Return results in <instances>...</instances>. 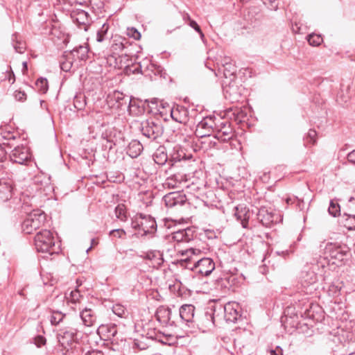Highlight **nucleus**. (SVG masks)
Instances as JSON below:
<instances>
[{"label":"nucleus","instance_id":"obj_20","mask_svg":"<svg viewBox=\"0 0 355 355\" xmlns=\"http://www.w3.org/2000/svg\"><path fill=\"white\" fill-rule=\"evenodd\" d=\"M144 259L150 261L152 266L156 268L160 267L164 263L163 255L159 251L148 252Z\"/></svg>","mask_w":355,"mask_h":355},{"label":"nucleus","instance_id":"obj_17","mask_svg":"<svg viewBox=\"0 0 355 355\" xmlns=\"http://www.w3.org/2000/svg\"><path fill=\"white\" fill-rule=\"evenodd\" d=\"M195 306L192 304H183L180 308V316L187 323L194 322Z\"/></svg>","mask_w":355,"mask_h":355},{"label":"nucleus","instance_id":"obj_53","mask_svg":"<svg viewBox=\"0 0 355 355\" xmlns=\"http://www.w3.org/2000/svg\"><path fill=\"white\" fill-rule=\"evenodd\" d=\"M347 158L349 162L355 164V150L349 153Z\"/></svg>","mask_w":355,"mask_h":355},{"label":"nucleus","instance_id":"obj_16","mask_svg":"<svg viewBox=\"0 0 355 355\" xmlns=\"http://www.w3.org/2000/svg\"><path fill=\"white\" fill-rule=\"evenodd\" d=\"M80 316L83 324L87 327H92L97 322L96 311L90 308H84L80 312Z\"/></svg>","mask_w":355,"mask_h":355},{"label":"nucleus","instance_id":"obj_38","mask_svg":"<svg viewBox=\"0 0 355 355\" xmlns=\"http://www.w3.org/2000/svg\"><path fill=\"white\" fill-rule=\"evenodd\" d=\"M222 65L224 68L223 73L225 78L230 77L236 73V67L232 62H224Z\"/></svg>","mask_w":355,"mask_h":355},{"label":"nucleus","instance_id":"obj_14","mask_svg":"<svg viewBox=\"0 0 355 355\" xmlns=\"http://www.w3.org/2000/svg\"><path fill=\"white\" fill-rule=\"evenodd\" d=\"M239 305L236 302H228L224 306V318L228 322H235L240 317Z\"/></svg>","mask_w":355,"mask_h":355},{"label":"nucleus","instance_id":"obj_63","mask_svg":"<svg viewBox=\"0 0 355 355\" xmlns=\"http://www.w3.org/2000/svg\"><path fill=\"white\" fill-rule=\"evenodd\" d=\"M22 65H23V69H22V71H23V72L24 73V71H27V69H28L27 62H26V61H25V62H23Z\"/></svg>","mask_w":355,"mask_h":355},{"label":"nucleus","instance_id":"obj_19","mask_svg":"<svg viewBox=\"0 0 355 355\" xmlns=\"http://www.w3.org/2000/svg\"><path fill=\"white\" fill-rule=\"evenodd\" d=\"M171 118L180 123H186L188 121V110L184 107H177L171 110Z\"/></svg>","mask_w":355,"mask_h":355},{"label":"nucleus","instance_id":"obj_55","mask_svg":"<svg viewBox=\"0 0 355 355\" xmlns=\"http://www.w3.org/2000/svg\"><path fill=\"white\" fill-rule=\"evenodd\" d=\"M7 150L0 146V162H3L6 157Z\"/></svg>","mask_w":355,"mask_h":355},{"label":"nucleus","instance_id":"obj_58","mask_svg":"<svg viewBox=\"0 0 355 355\" xmlns=\"http://www.w3.org/2000/svg\"><path fill=\"white\" fill-rule=\"evenodd\" d=\"M325 264H327V261L326 260L325 258H322L317 263V266L318 267H322V268H324L325 266Z\"/></svg>","mask_w":355,"mask_h":355},{"label":"nucleus","instance_id":"obj_45","mask_svg":"<svg viewBox=\"0 0 355 355\" xmlns=\"http://www.w3.org/2000/svg\"><path fill=\"white\" fill-rule=\"evenodd\" d=\"M185 158V154L181 150H177L171 155V160L173 162H180Z\"/></svg>","mask_w":355,"mask_h":355},{"label":"nucleus","instance_id":"obj_28","mask_svg":"<svg viewBox=\"0 0 355 355\" xmlns=\"http://www.w3.org/2000/svg\"><path fill=\"white\" fill-rule=\"evenodd\" d=\"M89 4L96 15H99L104 12L105 4L103 0H89Z\"/></svg>","mask_w":355,"mask_h":355},{"label":"nucleus","instance_id":"obj_54","mask_svg":"<svg viewBox=\"0 0 355 355\" xmlns=\"http://www.w3.org/2000/svg\"><path fill=\"white\" fill-rule=\"evenodd\" d=\"M196 134L197 136H198L200 137H207V136H209L210 135V134L209 132H207V131H206L205 130H198V127L196 128Z\"/></svg>","mask_w":355,"mask_h":355},{"label":"nucleus","instance_id":"obj_61","mask_svg":"<svg viewBox=\"0 0 355 355\" xmlns=\"http://www.w3.org/2000/svg\"><path fill=\"white\" fill-rule=\"evenodd\" d=\"M38 341H39V343H38V345H39V346H40V345H44V343H45V339H44V337H42V336H40V337L38 338Z\"/></svg>","mask_w":355,"mask_h":355},{"label":"nucleus","instance_id":"obj_40","mask_svg":"<svg viewBox=\"0 0 355 355\" xmlns=\"http://www.w3.org/2000/svg\"><path fill=\"white\" fill-rule=\"evenodd\" d=\"M113 313L120 318H125L126 315V309L122 304H116L112 306Z\"/></svg>","mask_w":355,"mask_h":355},{"label":"nucleus","instance_id":"obj_26","mask_svg":"<svg viewBox=\"0 0 355 355\" xmlns=\"http://www.w3.org/2000/svg\"><path fill=\"white\" fill-rule=\"evenodd\" d=\"M155 162L159 165H164L168 160L167 153L163 147L158 148L153 154Z\"/></svg>","mask_w":355,"mask_h":355},{"label":"nucleus","instance_id":"obj_42","mask_svg":"<svg viewBox=\"0 0 355 355\" xmlns=\"http://www.w3.org/2000/svg\"><path fill=\"white\" fill-rule=\"evenodd\" d=\"M3 138L5 140L3 143V145H6L9 148H12L15 145L17 137L12 133L8 132L6 136H4Z\"/></svg>","mask_w":355,"mask_h":355},{"label":"nucleus","instance_id":"obj_11","mask_svg":"<svg viewBox=\"0 0 355 355\" xmlns=\"http://www.w3.org/2000/svg\"><path fill=\"white\" fill-rule=\"evenodd\" d=\"M326 250L332 259L342 261L349 252V248L345 245L331 243L327 244Z\"/></svg>","mask_w":355,"mask_h":355},{"label":"nucleus","instance_id":"obj_37","mask_svg":"<svg viewBox=\"0 0 355 355\" xmlns=\"http://www.w3.org/2000/svg\"><path fill=\"white\" fill-rule=\"evenodd\" d=\"M317 132L314 130H309L306 137L304 138V146L314 145L316 142Z\"/></svg>","mask_w":355,"mask_h":355},{"label":"nucleus","instance_id":"obj_5","mask_svg":"<svg viewBox=\"0 0 355 355\" xmlns=\"http://www.w3.org/2000/svg\"><path fill=\"white\" fill-rule=\"evenodd\" d=\"M133 229L143 232V234H153L157 230L155 220L150 216H144L142 214L136 216L131 223Z\"/></svg>","mask_w":355,"mask_h":355},{"label":"nucleus","instance_id":"obj_2","mask_svg":"<svg viewBox=\"0 0 355 355\" xmlns=\"http://www.w3.org/2000/svg\"><path fill=\"white\" fill-rule=\"evenodd\" d=\"M35 245L39 252H49L50 254L57 252L58 249L55 248V241L52 233L47 230L37 233L35 236Z\"/></svg>","mask_w":355,"mask_h":355},{"label":"nucleus","instance_id":"obj_49","mask_svg":"<svg viewBox=\"0 0 355 355\" xmlns=\"http://www.w3.org/2000/svg\"><path fill=\"white\" fill-rule=\"evenodd\" d=\"M263 3L270 10H276L277 9V3L276 0H262Z\"/></svg>","mask_w":355,"mask_h":355},{"label":"nucleus","instance_id":"obj_46","mask_svg":"<svg viewBox=\"0 0 355 355\" xmlns=\"http://www.w3.org/2000/svg\"><path fill=\"white\" fill-rule=\"evenodd\" d=\"M127 35L130 37H132L136 40H138L141 38V33L137 31V29L133 27L127 28Z\"/></svg>","mask_w":355,"mask_h":355},{"label":"nucleus","instance_id":"obj_30","mask_svg":"<svg viewBox=\"0 0 355 355\" xmlns=\"http://www.w3.org/2000/svg\"><path fill=\"white\" fill-rule=\"evenodd\" d=\"M97 332L98 334H103L105 332L107 333L106 336L107 338H110V337H114L117 333L116 327L115 325L107 326L101 324L97 329Z\"/></svg>","mask_w":355,"mask_h":355},{"label":"nucleus","instance_id":"obj_15","mask_svg":"<svg viewBox=\"0 0 355 355\" xmlns=\"http://www.w3.org/2000/svg\"><path fill=\"white\" fill-rule=\"evenodd\" d=\"M71 17L78 25L83 26L85 31L87 30V26L90 22L87 12L81 9L73 10L71 12Z\"/></svg>","mask_w":355,"mask_h":355},{"label":"nucleus","instance_id":"obj_56","mask_svg":"<svg viewBox=\"0 0 355 355\" xmlns=\"http://www.w3.org/2000/svg\"><path fill=\"white\" fill-rule=\"evenodd\" d=\"M270 354V355H283L282 349L279 347H277L275 349H271Z\"/></svg>","mask_w":355,"mask_h":355},{"label":"nucleus","instance_id":"obj_50","mask_svg":"<svg viewBox=\"0 0 355 355\" xmlns=\"http://www.w3.org/2000/svg\"><path fill=\"white\" fill-rule=\"evenodd\" d=\"M15 98L21 102H24L26 99V94L24 92L15 91L14 93Z\"/></svg>","mask_w":355,"mask_h":355},{"label":"nucleus","instance_id":"obj_4","mask_svg":"<svg viewBox=\"0 0 355 355\" xmlns=\"http://www.w3.org/2000/svg\"><path fill=\"white\" fill-rule=\"evenodd\" d=\"M140 128L143 135L152 140L160 137L164 132L162 123L159 119H149L144 121Z\"/></svg>","mask_w":355,"mask_h":355},{"label":"nucleus","instance_id":"obj_31","mask_svg":"<svg viewBox=\"0 0 355 355\" xmlns=\"http://www.w3.org/2000/svg\"><path fill=\"white\" fill-rule=\"evenodd\" d=\"M72 55L69 53L67 55H64L60 62V68L64 71H69L73 66Z\"/></svg>","mask_w":355,"mask_h":355},{"label":"nucleus","instance_id":"obj_62","mask_svg":"<svg viewBox=\"0 0 355 355\" xmlns=\"http://www.w3.org/2000/svg\"><path fill=\"white\" fill-rule=\"evenodd\" d=\"M91 243H92V245H91L88 249H87V251H89V250L92 248V247L93 245H97V244H98V241H97L95 239H92L91 240Z\"/></svg>","mask_w":355,"mask_h":355},{"label":"nucleus","instance_id":"obj_6","mask_svg":"<svg viewBox=\"0 0 355 355\" xmlns=\"http://www.w3.org/2000/svg\"><path fill=\"white\" fill-rule=\"evenodd\" d=\"M108 103L112 107L116 109L121 108L128 104V107L131 111V107L134 106L133 103L128 96L123 94V93L116 91L112 94L108 96Z\"/></svg>","mask_w":355,"mask_h":355},{"label":"nucleus","instance_id":"obj_43","mask_svg":"<svg viewBox=\"0 0 355 355\" xmlns=\"http://www.w3.org/2000/svg\"><path fill=\"white\" fill-rule=\"evenodd\" d=\"M36 85L42 93L44 94L48 90V81L46 78H39L36 82Z\"/></svg>","mask_w":355,"mask_h":355},{"label":"nucleus","instance_id":"obj_52","mask_svg":"<svg viewBox=\"0 0 355 355\" xmlns=\"http://www.w3.org/2000/svg\"><path fill=\"white\" fill-rule=\"evenodd\" d=\"M176 177L174 176V177H171V178H168L167 180H166V184H167L169 187H172V188H175L176 187Z\"/></svg>","mask_w":355,"mask_h":355},{"label":"nucleus","instance_id":"obj_47","mask_svg":"<svg viewBox=\"0 0 355 355\" xmlns=\"http://www.w3.org/2000/svg\"><path fill=\"white\" fill-rule=\"evenodd\" d=\"M345 226L349 230L350 226L355 225V215L346 214Z\"/></svg>","mask_w":355,"mask_h":355},{"label":"nucleus","instance_id":"obj_1","mask_svg":"<svg viewBox=\"0 0 355 355\" xmlns=\"http://www.w3.org/2000/svg\"><path fill=\"white\" fill-rule=\"evenodd\" d=\"M201 253V250L197 248H191L186 250H182L181 254L185 256L182 261L185 262V267L195 274L200 276H208L215 269V263L208 257H204L198 260H196L195 257Z\"/></svg>","mask_w":355,"mask_h":355},{"label":"nucleus","instance_id":"obj_51","mask_svg":"<svg viewBox=\"0 0 355 355\" xmlns=\"http://www.w3.org/2000/svg\"><path fill=\"white\" fill-rule=\"evenodd\" d=\"M189 25L200 34L201 38L204 37V34L196 21L190 20Z\"/></svg>","mask_w":355,"mask_h":355},{"label":"nucleus","instance_id":"obj_41","mask_svg":"<svg viewBox=\"0 0 355 355\" xmlns=\"http://www.w3.org/2000/svg\"><path fill=\"white\" fill-rule=\"evenodd\" d=\"M328 211L329 214H331L334 217H336L338 215H339L340 212V209L338 203L335 202L334 200H331Z\"/></svg>","mask_w":355,"mask_h":355},{"label":"nucleus","instance_id":"obj_3","mask_svg":"<svg viewBox=\"0 0 355 355\" xmlns=\"http://www.w3.org/2000/svg\"><path fill=\"white\" fill-rule=\"evenodd\" d=\"M45 220L46 215L43 211L39 209L33 210L22 223V230L25 234H32L44 224Z\"/></svg>","mask_w":355,"mask_h":355},{"label":"nucleus","instance_id":"obj_29","mask_svg":"<svg viewBox=\"0 0 355 355\" xmlns=\"http://www.w3.org/2000/svg\"><path fill=\"white\" fill-rule=\"evenodd\" d=\"M87 53L88 49L87 46H79L70 52V55H72V57L77 56L78 59L84 60L87 58Z\"/></svg>","mask_w":355,"mask_h":355},{"label":"nucleus","instance_id":"obj_39","mask_svg":"<svg viewBox=\"0 0 355 355\" xmlns=\"http://www.w3.org/2000/svg\"><path fill=\"white\" fill-rule=\"evenodd\" d=\"M13 40H16L13 43V47L15 49L16 52L19 53H23L26 49V44L22 41H19L17 40V35L14 34L12 35Z\"/></svg>","mask_w":355,"mask_h":355},{"label":"nucleus","instance_id":"obj_59","mask_svg":"<svg viewBox=\"0 0 355 355\" xmlns=\"http://www.w3.org/2000/svg\"><path fill=\"white\" fill-rule=\"evenodd\" d=\"M293 31L295 33H299L300 32V28L298 26L297 24H295L292 26Z\"/></svg>","mask_w":355,"mask_h":355},{"label":"nucleus","instance_id":"obj_8","mask_svg":"<svg viewBox=\"0 0 355 355\" xmlns=\"http://www.w3.org/2000/svg\"><path fill=\"white\" fill-rule=\"evenodd\" d=\"M34 184L41 195L49 196L53 191V187L51 183V178L43 174L35 177Z\"/></svg>","mask_w":355,"mask_h":355},{"label":"nucleus","instance_id":"obj_23","mask_svg":"<svg viewBox=\"0 0 355 355\" xmlns=\"http://www.w3.org/2000/svg\"><path fill=\"white\" fill-rule=\"evenodd\" d=\"M318 275L314 270L304 272L301 277V282L304 286L312 285L318 282Z\"/></svg>","mask_w":355,"mask_h":355},{"label":"nucleus","instance_id":"obj_33","mask_svg":"<svg viewBox=\"0 0 355 355\" xmlns=\"http://www.w3.org/2000/svg\"><path fill=\"white\" fill-rule=\"evenodd\" d=\"M309 44L313 46H318L323 42V38L321 35L311 33L306 37Z\"/></svg>","mask_w":355,"mask_h":355},{"label":"nucleus","instance_id":"obj_21","mask_svg":"<svg viewBox=\"0 0 355 355\" xmlns=\"http://www.w3.org/2000/svg\"><path fill=\"white\" fill-rule=\"evenodd\" d=\"M171 310L169 308L160 306L157 309L155 317L162 324H167L171 320Z\"/></svg>","mask_w":355,"mask_h":355},{"label":"nucleus","instance_id":"obj_12","mask_svg":"<svg viewBox=\"0 0 355 355\" xmlns=\"http://www.w3.org/2000/svg\"><path fill=\"white\" fill-rule=\"evenodd\" d=\"M279 216L266 209L261 208L257 214L258 220L266 227H270L279 220Z\"/></svg>","mask_w":355,"mask_h":355},{"label":"nucleus","instance_id":"obj_7","mask_svg":"<svg viewBox=\"0 0 355 355\" xmlns=\"http://www.w3.org/2000/svg\"><path fill=\"white\" fill-rule=\"evenodd\" d=\"M10 158L12 162L24 164L30 159L31 155L26 146L17 145L10 151Z\"/></svg>","mask_w":355,"mask_h":355},{"label":"nucleus","instance_id":"obj_24","mask_svg":"<svg viewBox=\"0 0 355 355\" xmlns=\"http://www.w3.org/2000/svg\"><path fill=\"white\" fill-rule=\"evenodd\" d=\"M143 150V146L137 140L132 141L127 150V153L132 158L138 157Z\"/></svg>","mask_w":355,"mask_h":355},{"label":"nucleus","instance_id":"obj_25","mask_svg":"<svg viewBox=\"0 0 355 355\" xmlns=\"http://www.w3.org/2000/svg\"><path fill=\"white\" fill-rule=\"evenodd\" d=\"M235 216L238 220L241 221L242 226L243 227H246L248 221L250 218V213L247 208L243 207H236Z\"/></svg>","mask_w":355,"mask_h":355},{"label":"nucleus","instance_id":"obj_60","mask_svg":"<svg viewBox=\"0 0 355 355\" xmlns=\"http://www.w3.org/2000/svg\"><path fill=\"white\" fill-rule=\"evenodd\" d=\"M60 3L64 5H72L73 0H58Z\"/></svg>","mask_w":355,"mask_h":355},{"label":"nucleus","instance_id":"obj_64","mask_svg":"<svg viewBox=\"0 0 355 355\" xmlns=\"http://www.w3.org/2000/svg\"><path fill=\"white\" fill-rule=\"evenodd\" d=\"M183 19L185 21H189L190 22V20H192L190 17V16L188 15V14H186L184 17H183Z\"/></svg>","mask_w":355,"mask_h":355},{"label":"nucleus","instance_id":"obj_32","mask_svg":"<svg viewBox=\"0 0 355 355\" xmlns=\"http://www.w3.org/2000/svg\"><path fill=\"white\" fill-rule=\"evenodd\" d=\"M115 214L116 218L122 222H125L128 219L126 207L123 204H119L116 207Z\"/></svg>","mask_w":355,"mask_h":355},{"label":"nucleus","instance_id":"obj_22","mask_svg":"<svg viewBox=\"0 0 355 355\" xmlns=\"http://www.w3.org/2000/svg\"><path fill=\"white\" fill-rule=\"evenodd\" d=\"M233 136L232 128L230 125H227L226 124H223V126L221 127L216 132L215 135V138L218 140H220L223 142L227 141L230 140Z\"/></svg>","mask_w":355,"mask_h":355},{"label":"nucleus","instance_id":"obj_9","mask_svg":"<svg viewBox=\"0 0 355 355\" xmlns=\"http://www.w3.org/2000/svg\"><path fill=\"white\" fill-rule=\"evenodd\" d=\"M57 337L59 343L64 349H67L78 340L77 331L74 329H62Z\"/></svg>","mask_w":355,"mask_h":355},{"label":"nucleus","instance_id":"obj_44","mask_svg":"<svg viewBox=\"0 0 355 355\" xmlns=\"http://www.w3.org/2000/svg\"><path fill=\"white\" fill-rule=\"evenodd\" d=\"M73 105L77 110H83L86 105L85 96H76L74 98Z\"/></svg>","mask_w":355,"mask_h":355},{"label":"nucleus","instance_id":"obj_34","mask_svg":"<svg viewBox=\"0 0 355 355\" xmlns=\"http://www.w3.org/2000/svg\"><path fill=\"white\" fill-rule=\"evenodd\" d=\"M214 121L211 120V119H204L202 121H200L198 124L197 125V127H198V130H205L207 131L209 134H211L212 130Z\"/></svg>","mask_w":355,"mask_h":355},{"label":"nucleus","instance_id":"obj_35","mask_svg":"<svg viewBox=\"0 0 355 355\" xmlns=\"http://www.w3.org/2000/svg\"><path fill=\"white\" fill-rule=\"evenodd\" d=\"M110 28V26L107 23H104L101 27L98 30L96 33V41L98 42H102L105 40V36L107 33V31Z\"/></svg>","mask_w":355,"mask_h":355},{"label":"nucleus","instance_id":"obj_48","mask_svg":"<svg viewBox=\"0 0 355 355\" xmlns=\"http://www.w3.org/2000/svg\"><path fill=\"white\" fill-rule=\"evenodd\" d=\"M110 235L114 237L121 239L125 235V232L123 229L112 230L110 232Z\"/></svg>","mask_w":355,"mask_h":355},{"label":"nucleus","instance_id":"obj_13","mask_svg":"<svg viewBox=\"0 0 355 355\" xmlns=\"http://www.w3.org/2000/svg\"><path fill=\"white\" fill-rule=\"evenodd\" d=\"M195 230L193 227L179 230L172 233L171 239L178 243H188L194 238Z\"/></svg>","mask_w":355,"mask_h":355},{"label":"nucleus","instance_id":"obj_10","mask_svg":"<svg viewBox=\"0 0 355 355\" xmlns=\"http://www.w3.org/2000/svg\"><path fill=\"white\" fill-rule=\"evenodd\" d=\"M163 200L167 207H182L187 202V197L180 192H171L165 195Z\"/></svg>","mask_w":355,"mask_h":355},{"label":"nucleus","instance_id":"obj_57","mask_svg":"<svg viewBox=\"0 0 355 355\" xmlns=\"http://www.w3.org/2000/svg\"><path fill=\"white\" fill-rule=\"evenodd\" d=\"M84 355H104L101 351L92 350L88 351Z\"/></svg>","mask_w":355,"mask_h":355},{"label":"nucleus","instance_id":"obj_18","mask_svg":"<svg viewBox=\"0 0 355 355\" xmlns=\"http://www.w3.org/2000/svg\"><path fill=\"white\" fill-rule=\"evenodd\" d=\"M12 183L11 180H0V199L7 201L12 197Z\"/></svg>","mask_w":355,"mask_h":355},{"label":"nucleus","instance_id":"obj_27","mask_svg":"<svg viewBox=\"0 0 355 355\" xmlns=\"http://www.w3.org/2000/svg\"><path fill=\"white\" fill-rule=\"evenodd\" d=\"M65 296L68 303H71L75 306L77 304H79L83 297V295L80 294V291L78 288L71 291L69 294L66 293Z\"/></svg>","mask_w":355,"mask_h":355},{"label":"nucleus","instance_id":"obj_36","mask_svg":"<svg viewBox=\"0 0 355 355\" xmlns=\"http://www.w3.org/2000/svg\"><path fill=\"white\" fill-rule=\"evenodd\" d=\"M64 317L65 314L62 313L61 311H53L50 317V322L53 325H58L62 321Z\"/></svg>","mask_w":355,"mask_h":355}]
</instances>
